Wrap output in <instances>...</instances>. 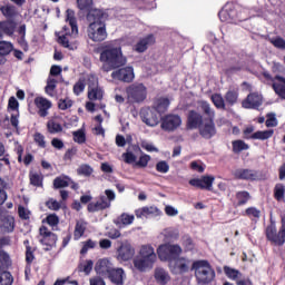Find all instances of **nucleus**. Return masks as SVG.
<instances>
[{
	"mask_svg": "<svg viewBox=\"0 0 285 285\" xmlns=\"http://www.w3.org/2000/svg\"><path fill=\"white\" fill-rule=\"evenodd\" d=\"M285 186L283 184H277L274 188V197L278 202H284Z\"/></svg>",
	"mask_w": 285,
	"mask_h": 285,
	"instance_id": "nucleus-45",
	"label": "nucleus"
},
{
	"mask_svg": "<svg viewBox=\"0 0 285 285\" xmlns=\"http://www.w3.org/2000/svg\"><path fill=\"white\" fill-rule=\"evenodd\" d=\"M14 279L12 278V274L9 272H1L0 273V285H12Z\"/></svg>",
	"mask_w": 285,
	"mask_h": 285,
	"instance_id": "nucleus-47",
	"label": "nucleus"
},
{
	"mask_svg": "<svg viewBox=\"0 0 285 285\" xmlns=\"http://www.w3.org/2000/svg\"><path fill=\"white\" fill-rule=\"evenodd\" d=\"M95 266V263L90 259L85 261L80 264V271L85 273V275H88L89 273L92 272V267Z\"/></svg>",
	"mask_w": 285,
	"mask_h": 285,
	"instance_id": "nucleus-50",
	"label": "nucleus"
},
{
	"mask_svg": "<svg viewBox=\"0 0 285 285\" xmlns=\"http://www.w3.org/2000/svg\"><path fill=\"white\" fill-rule=\"evenodd\" d=\"M236 199H237L238 204L242 206V205L246 204V202H248V199H250V194H248V191H238L236 194Z\"/></svg>",
	"mask_w": 285,
	"mask_h": 285,
	"instance_id": "nucleus-54",
	"label": "nucleus"
},
{
	"mask_svg": "<svg viewBox=\"0 0 285 285\" xmlns=\"http://www.w3.org/2000/svg\"><path fill=\"white\" fill-rule=\"evenodd\" d=\"M264 102V97L262 96V94L258 92H254V94H249L247 96V98L242 102L243 108H259V106H262V104Z\"/></svg>",
	"mask_w": 285,
	"mask_h": 285,
	"instance_id": "nucleus-20",
	"label": "nucleus"
},
{
	"mask_svg": "<svg viewBox=\"0 0 285 285\" xmlns=\"http://www.w3.org/2000/svg\"><path fill=\"white\" fill-rule=\"evenodd\" d=\"M137 219H151L153 217H161V212L156 206H145L135 210Z\"/></svg>",
	"mask_w": 285,
	"mask_h": 285,
	"instance_id": "nucleus-14",
	"label": "nucleus"
},
{
	"mask_svg": "<svg viewBox=\"0 0 285 285\" xmlns=\"http://www.w3.org/2000/svg\"><path fill=\"white\" fill-rule=\"evenodd\" d=\"M86 228H88V223L83 219H79L76 222V227L73 232V239L79 240L83 237V233H86Z\"/></svg>",
	"mask_w": 285,
	"mask_h": 285,
	"instance_id": "nucleus-29",
	"label": "nucleus"
},
{
	"mask_svg": "<svg viewBox=\"0 0 285 285\" xmlns=\"http://www.w3.org/2000/svg\"><path fill=\"white\" fill-rule=\"evenodd\" d=\"M88 99L90 101H101L104 99V89L99 87V79L95 75L88 77Z\"/></svg>",
	"mask_w": 285,
	"mask_h": 285,
	"instance_id": "nucleus-8",
	"label": "nucleus"
},
{
	"mask_svg": "<svg viewBox=\"0 0 285 285\" xmlns=\"http://www.w3.org/2000/svg\"><path fill=\"white\" fill-rule=\"evenodd\" d=\"M77 7L79 10H90L92 8V0H77Z\"/></svg>",
	"mask_w": 285,
	"mask_h": 285,
	"instance_id": "nucleus-58",
	"label": "nucleus"
},
{
	"mask_svg": "<svg viewBox=\"0 0 285 285\" xmlns=\"http://www.w3.org/2000/svg\"><path fill=\"white\" fill-rule=\"evenodd\" d=\"M212 101L216 108L219 110H224L226 108V102L224 101V97L219 94L212 95Z\"/></svg>",
	"mask_w": 285,
	"mask_h": 285,
	"instance_id": "nucleus-40",
	"label": "nucleus"
},
{
	"mask_svg": "<svg viewBox=\"0 0 285 285\" xmlns=\"http://www.w3.org/2000/svg\"><path fill=\"white\" fill-rule=\"evenodd\" d=\"M149 161H150V156L147 154H142L139 157V160L136 163V166H139L140 168H146Z\"/></svg>",
	"mask_w": 285,
	"mask_h": 285,
	"instance_id": "nucleus-60",
	"label": "nucleus"
},
{
	"mask_svg": "<svg viewBox=\"0 0 285 285\" xmlns=\"http://www.w3.org/2000/svg\"><path fill=\"white\" fill-rule=\"evenodd\" d=\"M115 266L108 258H101L96 263L95 271L98 275L102 277H108L109 273L112 271Z\"/></svg>",
	"mask_w": 285,
	"mask_h": 285,
	"instance_id": "nucleus-22",
	"label": "nucleus"
},
{
	"mask_svg": "<svg viewBox=\"0 0 285 285\" xmlns=\"http://www.w3.org/2000/svg\"><path fill=\"white\" fill-rule=\"evenodd\" d=\"M156 263L157 254L155 253V247L150 244L141 245L138 249V254L132 261L134 268L139 273H148V271H153Z\"/></svg>",
	"mask_w": 285,
	"mask_h": 285,
	"instance_id": "nucleus-3",
	"label": "nucleus"
},
{
	"mask_svg": "<svg viewBox=\"0 0 285 285\" xmlns=\"http://www.w3.org/2000/svg\"><path fill=\"white\" fill-rule=\"evenodd\" d=\"M166 239H179V229L166 228L161 232Z\"/></svg>",
	"mask_w": 285,
	"mask_h": 285,
	"instance_id": "nucleus-41",
	"label": "nucleus"
},
{
	"mask_svg": "<svg viewBox=\"0 0 285 285\" xmlns=\"http://www.w3.org/2000/svg\"><path fill=\"white\" fill-rule=\"evenodd\" d=\"M204 122H202V114L197 111H189L188 115V127L189 128H199Z\"/></svg>",
	"mask_w": 285,
	"mask_h": 285,
	"instance_id": "nucleus-30",
	"label": "nucleus"
},
{
	"mask_svg": "<svg viewBox=\"0 0 285 285\" xmlns=\"http://www.w3.org/2000/svg\"><path fill=\"white\" fill-rule=\"evenodd\" d=\"M0 12L6 17V19H14L17 14H19V11H17V8L11 4L2 6L0 8Z\"/></svg>",
	"mask_w": 285,
	"mask_h": 285,
	"instance_id": "nucleus-32",
	"label": "nucleus"
},
{
	"mask_svg": "<svg viewBox=\"0 0 285 285\" xmlns=\"http://www.w3.org/2000/svg\"><path fill=\"white\" fill-rule=\"evenodd\" d=\"M40 242L45 246H55L57 244V235L48 230L46 227H40Z\"/></svg>",
	"mask_w": 285,
	"mask_h": 285,
	"instance_id": "nucleus-25",
	"label": "nucleus"
},
{
	"mask_svg": "<svg viewBox=\"0 0 285 285\" xmlns=\"http://www.w3.org/2000/svg\"><path fill=\"white\" fill-rule=\"evenodd\" d=\"M140 146L144 148V150H147V153H159V149H157V147H155V145L148 140H141Z\"/></svg>",
	"mask_w": 285,
	"mask_h": 285,
	"instance_id": "nucleus-53",
	"label": "nucleus"
},
{
	"mask_svg": "<svg viewBox=\"0 0 285 285\" xmlns=\"http://www.w3.org/2000/svg\"><path fill=\"white\" fill-rule=\"evenodd\" d=\"M72 180L68 176H59L53 180V188H66Z\"/></svg>",
	"mask_w": 285,
	"mask_h": 285,
	"instance_id": "nucleus-35",
	"label": "nucleus"
},
{
	"mask_svg": "<svg viewBox=\"0 0 285 285\" xmlns=\"http://www.w3.org/2000/svg\"><path fill=\"white\" fill-rule=\"evenodd\" d=\"M14 50V46L9 41H0V55H10Z\"/></svg>",
	"mask_w": 285,
	"mask_h": 285,
	"instance_id": "nucleus-42",
	"label": "nucleus"
},
{
	"mask_svg": "<svg viewBox=\"0 0 285 285\" xmlns=\"http://www.w3.org/2000/svg\"><path fill=\"white\" fill-rule=\"evenodd\" d=\"M156 170L157 173H161L163 175H166V173L170 170V165H168L166 160H160L156 164Z\"/></svg>",
	"mask_w": 285,
	"mask_h": 285,
	"instance_id": "nucleus-52",
	"label": "nucleus"
},
{
	"mask_svg": "<svg viewBox=\"0 0 285 285\" xmlns=\"http://www.w3.org/2000/svg\"><path fill=\"white\" fill-rule=\"evenodd\" d=\"M181 126V117L177 115H167L161 118V129L163 130H177Z\"/></svg>",
	"mask_w": 285,
	"mask_h": 285,
	"instance_id": "nucleus-16",
	"label": "nucleus"
},
{
	"mask_svg": "<svg viewBox=\"0 0 285 285\" xmlns=\"http://www.w3.org/2000/svg\"><path fill=\"white\" fill-rule=\"evenodd\" d=\"M140 117L146 126L155 127L159 124V114L150 108L141 109Z\"/></svg>",
	"mask_w": 285,
	"mask_h": 285,
	"instance_id": "nucleus-18",
	"label": "nucleus"
},
{
	"mask_svg": "<svg viewBox=\"0 0 285 285\" xmlns=\"http://www.w3.org/2000/svg\"><path fill=\"white\" fill-rule=\"evenodd\" d=\"M265 79L267 81L272 82V86L274 88V91L281 99H285V78L281 76H276L275 78H272L271 75L264 73Z\"/></svg>",
	"mask_w": 285,
	"mask_h": 285,
	"instance_id": "nucleus-15",
	"label": "nucleus"
},
{
	"mask_svg": "<svg viewBox=\"0 0 285 285\" xmlns=\"http://www.w3.org/2000/svg\"><path fill=\"white\" fill-rule=\"evenodd\" d=\"M132 257H135V247L128 240L122 242L117 249L118 262H130Z\"/></svg>",
	"mask_w": 285,
	"mask_h": 285,
	"instance_id": "nucleus-11",
	"label": "nucleus"
},
{
	"mask_svg": "<svg viewBox=\"0 0 285 285\" xmlns=\"http://www.w3.org/2000/svg\"><path fill=\"white\" fill-rule=\"evenodd\" d=\"M199 106L203 110V112H205V115H207V117L209 118V120L215 119V110L213 108H210V104L202 100L199 102Z\"/></svg>",
	"mask_w": 285,
	"mask_h": 285,
	"instance_id": "nucleus-39",
	"label": "nucleus"
},
{
	"mask_svg": "<svg viewBox=\"0 0 285 285\" xmlns=\"http://www.w3.org/2000/svg\"><path fill=\"white\" fill-rule=\"evenodd\" d=\"M47 127L51 135H57V132H61V130H63L61 124H59V121H57L55 118L48 121Z\"/></svg>",
	"mask_w": 285,
	"mask_h": 285,
	"instance_id": "nucleus-38",
	"label": "nucleus"
},
{
	"mask_svg": "<svg viewBox=\"0 0 285 285\" xmlns=\"http://www.w3.org/2000/svg\"><path fill=\"white\" fill-rule=\"evenodd\" d=\"M72 100L70 98L60 99L58 102V108L60 110H68L69 108H72Z\"/></svg>",
	"mask_w": 285,
	"mask_h": 285,
	"instance_id": "nucleus-56",
	"label": "nucleus"
},
{
	"mask_svg": "<svg viewBox=\"0 0 285 285\" xmlns=\"http://www.w3.org/2000/svg\"><path fill=\"white\" fill-rule=\"evenodd\" d=\"M271 43L275 46V48H279L281 50H285V39L284 38H272Z\"/></svg>",
	"mask_w": 285,
	"mask_h": 285,
	"instance_id": "nucleus-62",
	"label": "nucleus"
},
{
	"mask_svg": "<svg viewBox=\"0 0 285 285\" xmlns=\"http://www.w3.org/2000/svg\"><path fill=\"white\" fill-rule=\"evenodd\" d=\"M10 256L6 252H0V268H8L10 266Z\"/></svg>",
	"mask_w": 285,
	"mask_h": 285,
	"instance_id": "nucleus-51",
	"label": "nucleus"
},
{
	"mask_svg": "<svg viewBox=\"0 0 285 285\" xmlns=\"http://www.w3.org/2000/svg\"><path fill=\"white\" fill-rule=\"evenodd\" d=\"M77 35H79V32L72 31L70 27H63L62 30L57 33L58 43L63 46V48H69V50H72V39H75Z\"/></svg>",
	"mask_w": 285,
	"mask_h": 285,
	"instance_id": "nucleus-10",
	"label": "nucleus"
},
{
	"mask_svg": "<svg viewBox=\"0 0 285 285\" xmlns=\"http://www.w3.org/2000/svg\"><path fill=\"white\" fill-rule=\"evenodd\" d=\"M273 129L265 130V131H256L253 134V139H261V140H266L271 139L273 137Z\"/></svg>",
	"mask_w": 285,
	"mask_h": 285,
	"instance_id": "nucleus-43",
	"label": "nucleus"
},
{
	"mask_svg": "<svg viewBox=\"0 0 285 285\" xmlns=\"http://www.w3.org/2000/svg\"><path fill=\"white\" fill-rule=\"evenodd\" d=\"M234 177L246 181H255V179H257V171L253 169H236L234 171Z\"/></svg>",
	"mask_w": 285,
	"mask_h": 285,
	"instance_id": "nucleus-27",
	"label": "nucleus"
},
{
	"mask_svg": "<svg viewBox=\"0 0 285 285\" xmlns=\"http://www.w3.org/2000/svg\"><path fill=\"white\" fill-rule=\"evenodd\" d=\"M239 95L237 94V91L235 90H229L227 91V94L225 95V101L227 104H229V106H235V104H237V99H238Z\"/></svg>",
	"mask_w": 285,
	"mask_h": 285,
	"instance_id": "nucleus-44",
	"label": "nucleus"
},
{
	"mask_svg": "<svg viewBox=\"0 0 285 285\" xmlns=\"http://www.w3.org/2000/svg\"><path fill=\"white\" fill-rule=\"evenodd\" d=\"M155 36L148 35L144 38H140L139 41L134 46L135 52H146L147 48L154 46Z\"/></svg>",
	"mask_w": 285,
	"mask_h": 285,
	"instance_id": "nucleus-23",
	"label": "nucleus"
},
{
	"mask_svg": "<svg viewBox=\"0 0 285 285\" xmlns=\"http://www.w3.org/2000/svg\"><path fill=\"white\" fill-rule=\"evenodd\" d=\"M78 175H85V177H88L92 175V168L88 165H82L78 168Z\"/></svg>",
	"mask_w": 285,
	"mask_h": 285,
	"instance_id": "nucleus-63",
	"label": "nucleus"
},
{
	"mask_svg": "<svg viewBox=\"0 0 285 285\" xmlns=\"http://www.w3.org/2000/svg\"><path fill=\"white\" fill-rule=\"evenodd\" d=\"M111 79L115 81H125L130 83L135 79V69L132 67H125L111 72Z\"/></svg>",
	"mask_w": 285,
	"mask_h": 285,
	"instance_id": "nucleus-13",
	"label": "nucleus"
},
{
	"mask_svg": "<svg viewBox=\"0 0 285 285\" xmlns=\"http://www.w3.org/2000/svg\"><path fill=\"white\" fill-rule=\"evenodd\" d=\"M191 271H194L198 284H210V282L215 279V269H213L208 261L194 262L191 265Z\"/></svg>",
	"mask_w": 285,
	"mask_h": 285,
	"instance_id": "nucleus-5",
	"label": "nucleus"
},
{
	"mask_svg": "<svg viewBox=\"0 0 285 285\" xmlns=\"http://www.w3.org/2000/svg\"><path fill=\"white\" fill-rule=\"evenodd\" d=\"M107 277L112 284L124 285V281L126 279V272H124V268L112 267Z\"/></svg>",
	"mask_w": 285,
	"mask_h": 285,
	"instance_id": "nucleus-24",
	"label": "nucleus"
},
{
	"mask_svg": "<svg viewBox=\"0 0 285 285\" xmlns=\"http://www.w3.org/2000/svg\"><path fill=\"white\" fill-rule=\"evenodd\" d=\"M215 132V122H213V120H207L199 126V134L205 139H210V137H214Z\"/></svg>",
	"mask_w": 285,
	"mask_h": 285,
	"instance_id": "nucleus-26",
	"label": "nucleus"
},
{
	"mask_svg": "<svg viewBox=\"0 0 285 285\" xmlns=\"http://www.w3.org/2000/svg\"><path fill=\"white\" fill-rule=\"evenodd\" d=\"M169 268L175 275H183L190 271V259L186 257H177L174 262L169 263Z\"/></svg>",
	"mask_w": 285,
	"mask_h": 285,
	"instance_id": "nucleus-12",
	"label": "nucleus"
},
{
	"mask_svg": "<svg viewBox=\"0 0 285 285\" xmlns=\"http://www.w3.org/2000/svg\"><path fill=\"white\" fill-rule=\"evenodd\" d=\"M126 92L129 104H139L146 99V87L141 83L129 86Z\"/></svg>",
	"mask_w": 285,
	"mask_h": 285,
	"instance_id": "nucleus-9",
	"label": "nucleus"
},
{
	"mask_svg": "<svg viewBox=\"0 0 285 285\" xmlns=\"http://www.w3.org/2000/svg\"><path fill=\"white\" fill-rule=\"evenodd\" d=\"M66 22L69 23V29H72L73 33L79 32V28L77 27V18L75 17L73 10L68 9L66 11Z\"/></svg>",
	"mask_w": 285,
	"mask_h": 285,
	"instance_id": "nucleus-31",
	"label": "nucleus"
},
{
	"mask_svg": "<svg viewBox=\"0 0 285 285\" xmlns=\"http://www.w3.org/2000/svg\"><path fill=\"white\" fill-rule=\"evenodd\" d=\"M56 90H57V79H55V77H49L47 80V86L45 88V91L49 97H55V95H57Z\"/></svg>",
	"mask_w": 285,
	"mask_h": 285,
	"instance_id": "nucleus-34",
	"label": "nucleus"
},
{
	"mask_svg": "<svg viewBox=\"0 0 285 285\" xmlns=\"http://www.w3.org/2000/svg\"><path fill=\"white\" fill-rule=\"evenodd\" d=\"M43 181V176L33 173L30 175V183L32 184V186H41Z\"/></svg>",
	"mask_w": 285,
	"mask_h": 285,
	"instance_id": "nucleus-59",
	"label": "nucleus"
},
{
	"mask_svg": "<svg viewBox=\"0 0 285 285\" xmlns=\"http://www.w3.org/2000/svg\"><path fill=\"white\" fill-rule=\"evenodd\" d=\"M215 177L213 176H202L200 178H193L189 180L190 186L195 188H200L202 190H213V184Z\"/></svg>",
	"mask_w": 285,
	"mask_h": 285,
	"instance_id": "nucleus-17",
	"label": "nucleus"
},
{
	"mask_svg": "<svg viewBox=\"0 0 285 285\" xmlns=\"http://www.w3.org/2000/svg\"><path fill=\"white\" fill-rule=\"evenodd\" d=\"M224 273H225V275H226L229 279H233V282H237V279H242V272H239V271H237V269H235V268L225 266V267H224Z\"/></svg>",
	"mask_w": 285,
	"mask_h": 285,
	"instance_id": "nucleus-36",
	"label": "nucleus"
},
{
	"mask_svg": "<svg viewBox=\"0 0 285 285\" xmlns=\"http://www.w3.org/2000/svg\"><path fill=\"white\" fill-rule=\"evenodd\" d=\"M170 106V100L168 98H160L156 101V112L159 115L166 112Z\"/></svg>",
	"mask_w": 285,
	"mask_h": 285,
	"instance_id": "nucleus-37",
	"label": "nucleus"
},
{
	"mask_svg": "<svg viewBox=\"0 0 285 285\" xmlns=\"http://www.w3.org/2000/svg\"><path fill=\"white\" fill-rule=\"evenodd\" d=\"M132 222H135V215L124 213L115 220V224L117 226H130Z\"/></svg>",
	"mask_w": 285,
	"mask_h": 285,
	"instance_id": "nucleus-33",
	"label": "nucleus"
},
{
	"mask_svg": "<svg viewBox=\"0 0 285 285\" xmlns=\"http://www.w3.org/2000/svg\"><path fill=\"white\" fill-rule=\"evenodd\" d=\"M273 243L276 244V246H284V244H285V226L281 228L278 234H276Z\"/></svg>",
	"mask_w": 285,
	"mask_h": 285,
	"instance_id": "nucleus-48",
	"label": "nucleus"
},
{
	"mask_svg": "<svg viewBox=\"0 0 285 285\" xmlns=\"http://www.w3.org/2000/svg\"><path fill=\"white\" fill-rule=\"evenodd\" d=\"M95 246H97V242L92 239H88L87 242H83L82 248L80 250L81 255H86V253H88V250H90L91 248H95Z\"/></svg>",
	"mask_w": 285,
	"mask_h": 285,
	"instance_id": "nucleus-55",
	"label": "nucleus"
},
{
	"mask_svg": "<svg viewBox=\"0 0 285 285\" xmlns=\"http://www.w3.org/2000/svg\"><path fill=\"white\" fill-rule=\"evenodd\" d=\"M73 141L76 144H86V132L83 130L73 131Z\"/></svg>",
	"mask_w": 285,
	"mask_h": 285,
	"instance_id": "nucleus-57",
	"label": "nucleus"
},
{
	"mask_svg": "<svg viewBox=\"0 0 285 285\" xmlns=\"http://www.w3.org/2000/svg\"><path fill=\"white\" fill-rule=\"evenodd\" d=\"M183 252L184 249L178 244H163L157 248L158 259L160 262H169V264L175 262Z\"/></svg>",
	"mask_w": 285,
	"mask_h": 285,
	"instance_id": "nucleus-6",
	"label": "nucleus"
},
{
	"mask_svg": "<svg viewBox=\"0 0 285 285\" xmlns=\"http://www.w3.org/2000/svg\"><path fill=\"white\" fill-rule=\"evenodd\" d=\"M18 215H19L20 219H28L30 217V212L28 208H26L23 206H19Z\"/></svg>",
	"mask_w": 285,
	"mask_h": 285,
	"instance_id": "nucleus-64",
	"label": "nucleus"
},
{
	"mask_svg": "<svg viewBox=\"0 0 285 285\" xmlns=\"http://www.w3.org/2000/svg\"><path fill=\"white\" fill-rule=\"evenodd\" d=\"M83 90H86V82L80 79L73 86V92H75V95L79 96V95H81V92H83Z\"/></svg>",
	"mask_w": 285,
	"mask_h": 285,
	"instance_id": "nucleus-61",
	"label": "nucleus"
},
{
	"mask_svg": "<svg viewBox=\"0 0 285 285\" xmlns=\"http://www.w3.org/2000/svg\"><path fill=\"white\" fill-rule=\"evenodd\" d=\"M0 30L8 35V37H12L14 35V30H17V22L12 20L0 21Z\"/></svg>",
	"mask_w": 285,
	"mask_h": 285,
	"instance_id": "nucleus-28",
	"label": "nucleus"
},
{
	"mask_svg": "<svg viewBox=\"0 0 285 285\" xmlns=\"http://www.w3.org/2000/svg\"><path fill=\"white\" fill-rule=\"evenodd\" d=\"M154 279L158 285L170 284V281H171L170 273L164 267H156L154 269Z\"/></svg>",
	"mask_w": 285,
	"mask_h": 285,
	"instance_id": "nucleus-21",
	"label": "nucleus"
},
{
	"mask_svg": "<svg viewBox=\"0 0 285 285\" xmlns=\"http://www.w3.org/2000/svg\"><path fill=\"white\" fill-rule=\"evenodd\" d=\"M100 61L105 72H110V70H116V68L126 66V57H124L121 46L117 40L108 43L102 48L100 52Z\"/></svg>",
	"mask_w": 285,
	"mask_h": 285,
	"instance_id": "nucleus-1",
	"label": "nucleus"
},
{
	"mask_svg": "<svg viewBox=\"0 0 285 285\" xmlns=\"http://www.w3.org/2000/svg\"><path fill=\"white\" fill-rule=\"evenodd\" d=\"M106 13L99 9L90 10L87 14V20L89 22L87 32L91 41H106L108 38V31H106Z\"/></svg>",
	"mask_w": 285,
	"mask_h": 285,
	"instance_id": "nucleus-2",
	"label": "nucleus"
},
{
	"mask_svg": "<svg viewBox=\"0 0 285 285\" xmlns=\"http://www.w3.org/2000/svg\"><path fill=\"white\" fill-rule=\"evenodd\" d=\"M248 144H245L244 140H235L233 141V150L234 153H242V150H248Z\"/></svg>",
	"mask_w": 285,
	"mask_h": 285,
	"instance_id": "nucleus-49",
	"label": "nucleus"
},
{
	"mask_svg": "<svg viewBox=\"0 0 285 285\" xmlns=\"http://www.w3.org/2000/svg\"><path fill=\"white\" fill-rule=\"evenodd\" d=\"M115 199H117V195L115 194V190L106 189L105 195H101L96 203H90L88 205V212L99 213V210H106V208H110Z\"/></svg>",
	"mask_w": 285,
	"mask_h": 285,
	"instance_id": "nucleus-7",
	"label": "nucleus"
},
{
	"mask_svg": "<svg viewBox=\"0 0 285 285\" xmlns=\"http://www.w3.org/2000/svg\"><path fill=\"white\" fill-rule=\"evenodd\" d=\"M33 104L38 110L39 117H48V110L52 108V101L41 96H38L35 98Z\"/></svg>",
	"mask_w": 285,
	"mask_h": 285,
	"instance_id": "nucleus-19",
	"label": "nucleus"
},
{
	"mask_svg": "<svg viewBox=\"0 0 285 285\" xmlns=\"http://www.w3.org/2000/svg\"><path fill=\"white\" fill-rule=\"evenodd\" d=\"M246 12V9L235 6L233 2H228L219 11L218 17L223 22L237 23V21H246V19H248Z\"/></svg>",
	"mask_w": 285,
	"mask_h": 285,
	"instance_id": "nucleus-4",
	"label": "nucleus"
},
{
	"mask_svg": "<svg viewBox=\"0 0 285 285\" xmlns=\"http://www.w3.org/2000/svg\"><path fill=\"white\" fill-rule=\"evenodd\" d=\"M2 227L4 228V230H7V233H12L14 230V217L8 216L7 218H4Z\"/></svg>",
	"mask_w": 285,
	"mask_h": 285,
	"instance_id": "nucleus-46",
	"label": "nucleus"
}]
</instances>
